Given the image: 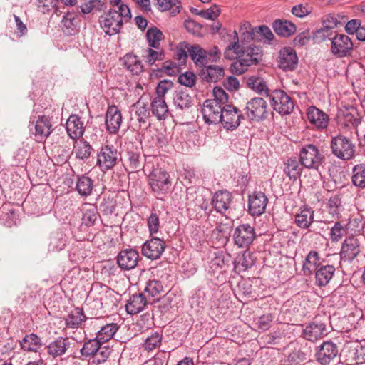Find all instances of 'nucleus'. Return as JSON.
<instances>
[{
    "instance_id": "2",
    "label": "nucleus",
    "mask_w": 365,
    "mask_h": 365,
    "mask_svg": "<svg viewBox=\"0 0 365 365\" xmlns=\"http://www.w3.org/2000/svg\"><path fill=\"white\" fill-rule=\"evenodd\" d=\"M271 106L277 113L282 115L292 113L294 104L292 98L283 90L275 89L268 96Z\"/></svg>"
},
{
    "instance_id": "8",
    "label": "nucleus",
    "mask_w": 365,
    "mask_h": 365,
    "mask_svg": "<svg viewBox=\"0 0 365 365\" xmlns=\"http://www.w3.org/2000/svg\"><path fill=\"white\" fill-rule=\"evenodd\" d=\"M328 317H325V320H320L318 317H315L314 320L307 324L303 329L302 336L308 341H317L327 334V321Z\"/></svg>"
},
{
    "instance_id": "35",
    "label": "nucleus",
    "mask_w": 365,
    "mask_h": 365,
    "mask_svg": "<svg viewBox=\"0 0 365 365\" xmlns=\"http://www.w3.org/2000/svg\"><path fill=\"white\" fill-rule=\"evenodd\" d=\"M21 347L26 351H38L43 346L42 340L35 334H26L20 342Z\"/></svg>"
},
{
    "instance_id": "57",
    "label": "nucleus",
    "mask_w": 365,
    "mask_h": 365,
    "mask_svg": "<svg viewBox=\"0 0 365 365\" xmlns=\"http://www.w3.org/2000/svg\"><path fill=\"white\" fill-rule=\"evenodd\" d=\"M334 32L332 30L329 29V26H323L321 29H317L313 34L312 38L315 43H321L327 39L333 37Z\"/></svg>"
},
{
    "instance_id": "37",
    "label": "nucleus",
    "mask_w": 365,
    "mask_h": 365,
    "mask_svg": "<svg viewBox=\"0 0 365 365\" xmlns=\"http://www.w3.org/2000/svg\"><path fill=\"white\" fill-rule=\"evenodd\" d=\"M319 255L318 252L312 250L306 256L303 262L302 271L304 275L312 274L319 267Z\"/></svg>"
},
{
    "instance_id": "52",
    "label": "nucleus",
    "mask_w": 365,
    "mask_h": 365,
    "mask_svg": "<svg viewBox=\"0 0 365 365\" xmlns=\"http://www.w3.org/2000/svg\"><path fill=\"white\" fill-rule=\"evenodd\" d=\"M326 209L327 212L333 218H339L341 210V200L339 195H334L331 197L326 204Z\"/></svg>"
},
{
    "instance_id": "14",
    "label": "nucleus",
    "mask_w": 365,
    "mask_h": 365,
    "mask_svg": "<svg viewBox=\"0 0 365 365\" xmlns=\"http://www.w3.org/2000/svg\"><path fill=\"white\" fill-rule=\"evenodd\" d=\"M149 98L148 96L143 95L138 101L131 106L130 115L133 120L135 119L139 123V127L145 124L150 116L148 108Z\"/></svg>"
},
{
    "instance_id": "61",
    "label": "nucleus",
    "mask_w": 365,
    "mask_h": 365,
    "mask_svg": "<svg viewBox=\"0 0 365 365\" xmlns=\"http://www.w3.org/2000/svg\"><path fill=\"white\" fill-rule=\"evenodd\" d=\"M235 59L236 61H234L230 67V71L233 74L241 75L247 71L250 66L248 65V61L246 60L240 58Z\"/></svg>"
},
{
    "instance_id": "39",
    "label": "nucleus",
    "mask_w": 365,
    "mask_h": 365,
    "mask_svg": "<svg viewBox=\"0 0 365 365\" xmlns=\"http://www.w3.org/2000/svg\"><path fill=\"white\" fill-rule=\"evenodd\" d=\"M123 65L133 75L140 74L143 69V66L138 57L132 53H128L122 58Z\"/></svg>"
},
{
    "instance_id": "59",
    "label": "nucleus",
    "mask_w": 365,
    "mask_h": 365,
    "mask_svg": "<svg viewBox=\"0 0 365 365\" xmlns=\"http://www.w3.org/2000/svg\"><path fill=\"white\" fill-rule=\"evenodd\" d=\"M346 233V228L341 225L340 222H336L330 230V239L332 242H337L342 239Z\"/></svg>"
},
{
    "instance_id": "41",
    "label": "nucleus",
    "mask_w": 365,
    "mask_h": 365,
    "mask_svg": "<svg viewBox=\"0 0 365 365\" xmlns=\"http://www.w3.org/2000/svg\"><path fill=\"white\" fill-rule=\"evenodd\" d=\"M192 98L184 91H177L173 94V104L177 109H188L192 106Z\"/></svg>"
},
{
    "instance_id": "4",
    "label": "nucleus",
    "mask_w": 365,
    "mask_h": 365,
    "mask_svg": "<svg viewBox=\"0 0 365 365\" xmlns=\"http://www.w3.org/2000/svg\"><path fill=\"white\" fill-rule=\"evenodd\" d=\"M118 156L119 153L113 145H104L97 154L96 165L102 172L106 173L117 164Z\"/></svg>"
},
{
    "instance_id": "16",
    "label": "nucleus",
    "mask_w": 365,
    "mask_h": 365,
    "mask_svg": "<svg viewBox=\"0 0 365 365\" xmlns=\"http://www.w3.org/2000/svg\"><path fill=\"white\" fill-rule=\"evenodd\" d=\"M221 118L222 120L220 123L223 127L227 130H232L240 125L243 116L237 108L232 105H227L223 108Z\"/></svg>"
},
{
    "instance_id": "32",
    "label": "nucleus",
    "mask_w": 365,
    "mask_h": 365,
    "mask_svg": "<svg viewBox=\"0 0 365 365\" xmlns=\"http://www.w3.org/2000/svg\"><path fill=\"white\" fill-rule=\"evenodd\" d=\"M151 112L158 120H165L169 115L168 106L165 99L154 97L150 102Z\"/></svg>"
},
{
    "instance_id": "43",
    "label": "nucleus",
    "mask_w": 365,
    "mask_h": 365,
    "mask_svg": "<svg viewBox=\"0 0 365 365\" xmlns=\"http://www.w3.org/2000/svg\"><path fill=\"white\" fill-rule=\"evenodd\" d=\"M215 257H212L209 267L212 272H222L228 266L230 255H225L222 252L215 253Z\"/></svg>"
},
{
    "instance_id": "54",
    "label": "nucleus",
    "mask_w": 365,
    "mask_h": 365,
    "mask_svg": "<svg viewBox=\"0 0 365 365\" xmlns=\"http://www.w3.org/2000/svg\"><path fill=\"white\" fill-rule=\"evenodd\" d=\"M163 287L160 281L155 279L150 280L147 282L143 293L146 295L148 299H150V297L158 296L163 291Z\"/></svg>"
},
{
    "instance_id": "34",
    "label": "nucleus",
    "mask_w": 365,
    "mask_h": 365,
    "mask_svg": "<svg viewBox=\"0 0 365 365\" xmlns=\"http://www.w3.org/2000/svg\"><path fill=\"white\" fill-rule=\"evenodd\" d=\"M272 27L277 35L283 37H289L296 31V26L287 20L277 19L273 22Z\"/></svg>"
},
{
    "instance_id": "20",
    "label": "nucleus",
    "mask_w": 365,
    "mask_h": 365,
    "mask_svg": "<svg viewBox=\"0 0 365 365\" xmlns=\"http://www.w3.org/2000/svg\"><path fill=\"white\" fill-rule=\"evenodd\" d=\"M309 122L317 130H324L329 123V116L316 106H309L307 110Z\"/></svg>"
},
{
    "instance_id": "17",
    "label": "nucleus",
    "mask_w": 365,
    "mask_h": 365,
    "mask_svg": "<svg viewBox=\"0 0 365 365\" xmlns=\"http://www.w3.org/2000/svg\"><path fill=\"white\" fill-rule=\"evenodd\" d=\"M360 243L359 240L354 237H347L342 243L340 257L344 262H352L360 253Z\"/></svg>"
},
{
    "instance_id": "25",
    "label": "nucleus",
    "mask_w": 365,
    "mask_h": 365,
    "mask_svg": "<svg viewBox=\"0 0 365 365\" xmlns=\"http://www.w3.org/2000/svg\"><path fill=\"white\" fill-rule=\"evenodd\" d=\"M153 302L143 292L133 294L125 304V309L130 314H135L143 311L148 304Z\"/></svg>"
},
{
    "instance_id": "50",
    "label": "nucleus",
    "mask_w": 365,
    "mask_h": 365,
    "mask_svg": "<svg viewBox=\"0 0 365 365\" xmlns=\"http://www.w3.org/2000/svg\"><path fill=\"white\" fill-rule=\"evenodd\" d=\"M156 1L160 11H170L171 16H175L180 11L181 2L179 0H156Z\"/></svg>"
},
{
    "instance_id": "13",
    "label": "nucleus",
    "mask_w": 365,
    "mask_h": 365,
    "mask_svg": "<svg viewBox=\"0 0 365 365\" xmlns=\"http://www.w3.org/2000/svg\"><path fill=\"white\" fill-rule=\"evenodd\" d=\"M224 107L218 105L215 100H206L202 105L201 113L207 124H217L221 120Z\"/></svg>"
},
{
    "instance_id": "63",
    "label": "nucleus",
    "mask_w": 365,
    "mask_h": 365,
    "mask_svg": "<svg viewBox=\"0 0 365 365\" xmlns=\"http://www.w3.org/2000/svg\"><path fill=\"white\" fill-rule=\"evenodd\" d=\"M178 81L182 86L192 88L195 85L196 76L194 73L191 71H186L178 76Z\"/></svg>"
},
{
    "instance_id": "46",
    "label": "nucleus",
    "mask_w": 365,
    "mask_h": 365,
    "mask_svg": "<svg viewBox=\"0 0 365 365\" xmlns=\"http://www.w3.org/2000/svg\"><path fill=\"white\" fill-rule=\"evenodd\" d=\"M118 329V326L117 324H107L101 327L96 333V336L95 338L100 342V344H103L113 338Z\"/></svg>"
},
{
    "instance_id": "24",
    "label": "nucleus",
    "mask_w": 365,
    "mask_h": 365,
    "mask_svg": "<svg viewBox=\"0 0 365 365\" xmlns=\"http://www.w3.org/2000/svg\"><path fill=\"white\" fill-rule=\"evenodd\" d=\"M106 129L110 133H116L122 123V115L116 106H110L108 108L106 114Z\"/></svg>"
},
{
    "instance_id": "19",
    "label": "nucleus",
    "mask_w": 365,
    "mask_h": 365,
    "mask_svg": "<svg viewBox=\"0 0 365 365\" xmlns=\"http://www.w3.org/2000/svg\"><path fill=\"white\" fill-rule=\"evenodd\" d=\"M165 248V242L158 237L147 240L142 247L143 255L148 259H157L160 257Z\"/></svg>"
},
{
    "instance_id": "31",
    "label": "nucleus",
    "mask_w": 365,
    "mask_h": 365,
    "mask_svg": "<svg viewBox=\"0 0 365 365\" xmlns=\"http://www.w3.org/2000/svg\"><path fill=\"white\" fill-rule=\"evenodd\" d=\"M94 187L93 180L87 175H78L76 182V190L83 197L91 195Z\"/></svg>"
},
{
    "instance_id": "9",
    "label": "nucleus",
    "mask_w": 365,
    "mask_h": 365,
    "mask_svg": "<svg viewBox=\"0 0 365 365\" xmlns=\"http://www.w3.org/2000/svg\"><path fill=\"white\" fill-rule=\"evenodd\" d=\"M99 22L103 31L110 36L119 33L123 24L117 10L113 9L101 16Z\"/></svg>"
},
{
    "instance_id": "5",
    "label": "nucleus",
    "mask_w": 365,
    "mask_h": 365,
    "mask_svg": "<svg viewBox=\"0 0 365 365\" xmlns=\"http://www.w3.org/2000/svg\"><path fill=\"white\" fill-rule=\"evenodd\" d=\"M148 182L152 191L158 195L167 192L171 186L169 173L161 168H155L150 172Z\"/></svg>"
},
{
    "instance_id": "60",
    "label": "nucleus",
    "mask_w": 365,
    "mask_h": 365,
    "mask_svg": "<svg viewBox=\"0 0 365 365\" xmlns=\"http://www.w3.org/2000/svg\"><path fill=\"white\" fill-rule=\"evenodd\" d=\"M111 353L110 349L106 346H102L100 344L99 349L94 355V358L92 360V363L95 364H101L106 361Z\"/></svg>"
},
{
    "instance_id": "30",
    "label": "nucleus",
    "mask_w": 365,
    "mask_h": 365,
    "mask_svg": "<svg viewBox=\"0 0 365 365\" xmlns=\"http://www.w3.org/2000/svg\"><path fill=\"white\" fill-rule=\"evenodd\" d=\"M70 346L68 339L59 337L51 342L47 346V352L53 358L63 355Z\"/></svg>"
},
{
    "instance_id": "45",
    "label": "nucleus",
    "mask_w": 365,
    "mask_h": 365,
    "mask_svg": "<svg viewBox=\"0 0 365 365\" xmlns=\"http://www.w3.org/2000/svg\"><path fill=\"white\" fill-rule=\"evenodd\" d=\"M338 123L344 128H356L360 119L349 110H341L337 115Z\"/></svg>"
},
{
    "instance_id": "15",
    "label": "nucleus",
    "mask_w": 365,
    "mask_h": 365,
    "mask_svg": "<svg viewBox=\"0 0 365 365\" xmlns=\"http://www.w3.org/2000/svg\"><path fill=\"white\" fill-rule=\"evenodd\" d=\"M338 346L331 341H325L317 348L316 359L322 365H327L338 355Z\"/></svg>"
},
{
    "instance_id": "47",
    "label": "nucleus",
    "mask_w": 365,
    "mask_h": 365,
    "mask_svg": "<svg viewBox=\"0 0 365 365\" xmlns=\"http://www.w3.org/2000/svg\"><path fill=\"white\" fill-rule=\"evenodd\" d=\"M93 150L92 146L87 141L81 139L76 141L74 148L73 153L76 158L80 160H87Z\"/></svg>"
},
{
    "instance_id": "27",
    "label": "nucleus",
    "mask_w": 365,
    "mask_h": 365,
    "mask_svg": "<svg viewBox=\"0 0 365 365\" xmlns=\"http://www.w3.org/2000/svg\"><path fill=\"white\" fill-rule=\"evenodd\" d=\"M200 76L207 82H217L225 76L224 68L216 65H205L200 71Z\"/></svg>"
},
{
    "instance_id": "40",
    "label": "nucleus",
    "mask_w": 365,
    "mask_h": 365,
    "mask_svg": "<svg viewBox=\"0 0 365 365\" xmlns=\"http://www.w3.org/2000/svg\"><path fill=\"white\" fill-rule=\"evenodd\" d=\"M262 56V48L256 46H250L247 47L243 53L240 56V59L247 61L250 66L256 65Z\"/></svg>"
},
{
    "instance_id": "22",
    "label": "nucleus",
    "mask_w": 365,
    "mask_h": 365,
    "mask_svg": "<svg viewBox=\"0 0 365 365\" xmlns=\"http://www.w3.org/2000/svg\"><path fill=\"white\" fill-rule=\"evenodd\" d=\"M51 119L48 116H38L36 121L33 133L35 140L38 142L45 141L53 131Z\"/></svg>"
},
{
    "instance_id": "64",
    "label": "nucleus",
    "mask_w": 365,
    "mask_h": 365,
    "mask_svg": "<svg viewBox=\"0 0 365 365\" xmlns=\"http://www.w3.org/2000/svg\"><path fill=\"white\" fill-rule=\"evenodd\" d=\"M312 12V6L308 4H299L292 9V13L297 17L304 18Z\"/></svg>"
},
{
    "instance_id": "42",
    "label": "nucleus",
    "mask_w": 365,
    "mask_h": 365,
    "mask_svg": "<svg viewBox=\"0 0 365 365\" xmlns=\"http://www.w3.org/2000/svg\"><path fill=\"white\" fill-rule=\"evenodd\" d=\"M247 86L261 96L268 97L270 92L266 82L263 78L257 76H250L247 80Z\"/></svg>"
},
{
    "instance_id": "10",
    "label": "nucleus",
    "mask_w": 365,
    "mask_h": 365,
    "mask_svg": "<svg viewBox=\"0 0 365 365\" xmlns=\"http://www.w3.org/2000/svg\"><path fill=\"white\" fill-rule=\"evenodd\" d=\"M299 63L295 50L291 47H284L279 51L277 56L278 67L284 71H294Z\"/></svg>"
},
{
    "instance_id": "48",
    "label": "nucleus",
    "mask_w": 365,
    "mask_h": 365,
    "mask_svg": "<svg viewBox=\"0 0 365 365\" xmlns=\"http://www.w3.org/2000/svg\"><path fill=\"white\" fill-rule=\"evenodd\" d=\"M100 342L96 339H91L85 341L80 350L81 355L84 359H93L94 355L99 349Z\"/></svg>"
},
{
    "instance_id": "36",
    "label": "nucleus",
    "mask_w": 365,
    "mask_h": 365,
    "mask_svg": "<svg viewBox=\"0 0 365 365\" xmlns=\"http://www.w3.org/2000/svg\"><path fill=\"white\" fill-rule=\"evenodd\" d=\"M187 51L195 64L199 67H203L208 63L207 59V51L200 45L195 44L187 48Z\"/></svg>"
},
{
    "instance_id": "33",
    "label": "nucleus",
    "mask_w": 365,
    "mask_h": 365,
    "mask_svg": "<svg viewBox=\"0 0 365 365\" xmlns=\"http://www.w3.org/2000/svg\"><path fill=\"white\" fill-rule=\"evenodd\" d=\"M304 167L300 160L296 158H288L284 163V172L287 177L292 180H296L302 172Z\"/></svg>"
},
{
    "instance_id": "23",
    "label": "nucleus",
    "mask_w": 365,
    "mask_h": 365,
    "mask_svg": "<svg viewBox=\"0 0 365 365\" xmlns=\"http://www.w3.org/2000/svg\"><path fill=\"white\" fill-rule=\"evenodd\" d=\"M88 318L82 308L75 307L64 317L65 329H83V325Z\"/></svg>"
},
{
    "instance_id": "53",
    "label": "nucleus",
    "mask_w": 365,
    "mask_h": 365,
    "mask_svg": "<svg viewBox=\"0 0 365 365\" xmlns=\"http://www.w3.org/2000/svg\"><path fill=\"white\" fill-rule=\"evenodd\" d=\"M66 239L62 232H55L51 237L49 250L51 252H59L66 246Z\"/></svg>"
},
{
    "instance_id": "28",
    "label": "nucleus",
    "mask_w": 365,
    "mask_h": 365,
    "mask_svg": "<svg viewBox=\"0 0 365 365\" xmlns=\"http://www.w3.org/2000/svg\"><path fill=\"white\" fill-rule=\"evenodd\" d=\"M335 267L333 265H323L315 271V283L319 287H325L333 278L335 273Z\"/></svg>"
},
{
    "instance_id": "12",
    "label": "nucleus",
    "mask_w": 365,
    "mask_h": 365,
    "mask_svg": "<svg viewBox=\"0 0 365 365\" xmlns=\"http://www.w3.org/2000/svg\"><path fill=\"white\" fill-rule=\"evenodd\" d=\"M145 162V155L143 154L140 149L133 147L128 149L125 159V165L127 170L135 173L144 170Z\"/></svg>"
},
{
    "instance_id": "38",
    "label": "nucleus",
    "mask_w": 365,
    "mask_h": 365,
    "mask_svg": "<svg viewBox=\"0 0 365 365\" xmlns=\"http://www.w3.org/2000/svg\"><path fill=\"white\" fill-rule=\"evenodd\" d=\"M314 220V211L308 207L301 209V210L294 215L295 224L302 229L309 227Z\"/></svg>"
},
{
    "instance_id": "21",
    "label": "nucleus",
    "mask_w": 365,
    "mask_h": 365,
    "mask_svg": "<svg viewBox=\"0 0 365 365\" xmlns=\"http://www.w3.org/2000/svg\"><path fill=\"white\" fill-rule=\"evenodd\" d=\"M139 254L134 249H125L121 250L116 258L117 264L122 270L134 269L138 262Z\"/></svg>"
},
{
    "instance_id": "7",
    "label": "nucleus",
    "mask_w": 365,
    "mask_h": 365,
    "mask_svg": "<svg viewBox=\"0 0 365 365\" xmlns=\"http://www.w3.org/2000/svg\"><path fill=\"white\" fill-rule=\"evenodd\" d=\"M246 115L251 120L260 121L267 118L269 109L266 101L262 98H253L247 103Z\"/></svg>"
},
{
    "instance_id": "51",
    "label": "nucleus",
    "mask_w": 365,
    "mask_h": 365,
    "mask_svg": "<svg viewBox=\"0 0 365 365\" xmlns=\"http://www.w3.org/2000/svg\"><path fill=\"white\" fill-rule=\"evenodd\" d=\"M352 183L360 188H365V164H358L352 168Z\"/></svg>"
},
{
    "instance_id": "11",
    "label": "nucleus",
    "mask_w": 365,
    "mask_h": 365,
    "mask_svg": "<svg viewBox=\"0 0 365 365\" xmlns=\"http://www.w3.org/2000/svg\"><path fill=\"white\" fill-rule=\"evenodd\" d=\"M255 231L249 224H242L237 226L233 232L235 245L240 248L249 247L255 238Z\"/></svg>"
},
{
    "instance_id": "44",
    "label": "nucleus",
    "mask_w": 365,
    "mask_h": 365,
    "mask_svg": "<svg viewBox=\"0 0 365 365\" xmlns=\"http://www.w3.org/2000/svg\"><path fill=\"white\" fill-rule=\"evenodd\" d=\"M233 40L234 41L227 46L224 52L225 57L227 59L239 58L240 56H241L244 50L246 48L240 44L238 35L235 31H234Z\"/></svg>"
},
{
    "instance_id": "1",
    "label": "nucleus",
    "mask_w": 365,
    "mask_h": 365,
    "mask_svg": "<svg viewBox=\"0 0 365 365\" xmlns=\"http://www.w3.org/2000/svg\"><path fill=\"white\" fill-rule=\"evenodd\" d=\"M356 148L354 141L342 134H338L331 138V154L339 160L344 161L352 160L356 155Z\"/></svg>"
},
{
    "instance_id": "26",
    "label": "nucleus",
    "mask_w": 365,
    "mask_h": 365,
    "mask_svg": "<svg viewBox=\"0 0 365 365\" xmlns=\"http://www.w3.org/2000/svg\"><path fill=\"white\" fill-rule=\"evenodd\" d=\"M232 202V194L227 190L216 192L212 199V203L215 210L221 214L230 209Z\"/></svg>"
},
{
    "instance_id": "56",
    "label": "nucleus",
    "mask_w": 365,
    "mask_h": 365,
    "mask_svg": "<svg viewBox=\"0 0 365 365\" xmlns=\"http://www.w3.org/2000/svg\"><path fill=\"white\" fill-rule=\"evenodd\" d=\"M143 57L145 58V61L151 66L153 65L157 61L163 60L165 54L163 50L160 48L157 50L149 46L147 49H145V55Z\"/></svg>"
},
{
    "instance_id": "49",
    "label": "nucleus",
    "mask_w": 365,
    "mask_h": 365,
    "mask_svg": "<svg viewBox=\"0 0 365 365\" xmlns=\"http://www.w3.org/2000/svg\"><path fill=\"white\" fill-rule=\"evenodd\" d=\"M164 38L163 34L155 26L149 28L146 32V39L148 46L155 49H159L160 42Z\"/></svg>"
},
{
    "instance_id": "55",
    "label": "nucleus",
    "mask_w": 365,
    "mask_h": 365,
    "mask_svg": "<svg viewBox=\"0 0 365 365\" xmlns=\"http://www.w3.org/2000/svg\"><path fill=\"white\" fill-rule=\"evenodd\" d=\"M162 339V334L155 331L145 339L143 346L144 347L145 350L148 351H153L160 346L161 344Z\"/></svg>"
},
{
    "instance_id": "3",
    "label": "nucleus",
    "mask_w": 365,
    "mask_h": 365,
    "mask_svg": "<svg viewBox=\"0 0 365 365\" xmlns=\"http://www.w3.org/2000/svg\"><path fill=\"white\" fill-rule=\"evenodd\" d=\"M324 156L319 148L313 144L304 145L299 151V160L302 165L308 169L318 170L322 164Z\"/></svg>"
},
{
    "instance_id": "18",
    "label": "nucleus",
    "mask_w": 365,
    "mask_h": 365,
    "mask_svg": "<svg viewBox=\"0 0 365 365\" xmlns=\"http://www.w3.org/2000/svg\"><path fill=\"white\" fill-rule=\"evenodd\" d=\"M268 198L262 192H254L248 200V212L252 216H259L266 210Z\"/></svg>"
},
{
    "instance_id": "62",
    "label": "nucleus",
    "mask_w": 365,
    "mask_h": 365,
    "mask_svg": "<svg viewBox=\"0 0 365 365\" xmlns=\"http://www.w3.org/2000/svg\"><path fill=\"white\" fill-rule=\"evenodd\" d=\"M273 319L271 314H263L255 319V324L259 330L264 331L269 329Z\"/></svg>"
},
{
    "instance_id": "58",
    "label": "nucleus",
    "mask_w": 365,
    "mask_h": 365,
    "mask_svg": "<svg viewBox=\"0 0 365 365\" xmlns=\"http://www.w3.org/2000/svg\"><path fill=\"white\" fill-rule=\"evenodd\" d=\"M62 24L63 31L66 34L72 35L76 31L77 20L72 14H66L63 16Z\"/></svg>"
},
{
    "instance_id": "6",
    "label": "nucleus",
    "mask_w": 365,
    "mask_h": 365,
    "mask_svg": "<svg viewBox=\"0 0 365 365\" xmlns=\"http://www.w3.org/2000/svg\"><path fill=\"white\" fill-rule=\"evenodd\" d=\"M353 42L346 35L343 34H334L331 38V53L337 58H344L351 54L353 51Z\"/></svg>"
},
{
    "instance_id": "29",
    "label": "nucleus",
    "mask_w": 365,
    "mask_h": 365,
    "mask_svg": "<svg viewBox=\"0 0 365 365\" xmlns=\"http://www.w3.org/2000/svg\"><path fill=\"white\" fill-rule=\"evenodd\" d=\"M66 131L72 139L79 138L84 133L83 123L76 115H71L66 121Z\"/></svg>"
}]
</instances>
